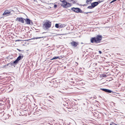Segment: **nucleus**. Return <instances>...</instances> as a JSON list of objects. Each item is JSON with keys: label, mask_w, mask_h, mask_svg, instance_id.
Returning a JSON list of instances; mask_svg holds the SVG:
<instances>
[{"label": "nucleus", "mask_w": 125, "mask_h": 125, "mask_svg": "<svg viewBox=\"0 0 125 125\" xmlns=\"http://www.w3.org/2000/svg\"><path fill=\"white\" fill-rule=\"evenodd\" d=\"M102 38V37L101 35H98L95 37L91 38L90 42L92 43H99L101 42Z\"/></svg>", "instance_id": "1"}, {"label": "nucleus", "mask_w": 125, "mask_h": 125, "mask_svg": "<svg viewBox=\"0 0 125 125\" xmlns=\"http://www.w3.org/2000/svg\"><path fill=\"white\" fill-rule=\"evenodd\" d=\"M92 0H87L86 1V3L87 4L89 3H90Z\"/></svg>", "instance_id": "17"}, {"label": "nucleus", "mask_w": 125, "mask_h": 125, "mask_svg": "<svg viewBox=\"0 0 125 125\" xmlns=\"http://www.w3.org/2000/svg\"><path fill=\"white\" fill-rule=\"evenodd\" d=\"M60 0L62 2L61 6L62 7H64L67 8L71 6L70 3H67L66 0L62 1V0Z\"/></svg>", "instance_id": "3"}, {"label": "nucleus", "mask_w": 125, "mask_h": 125, "mask_svg": "<svg viewBox=\"0 0 125 125\" xmlns=\"http://www.w3.org/2000/svg\"><path fill=\"white\" fill-rule=\"evenodd\" d=\"M18 51H21V50H19V49H18Z\"/></svg>", "instance_id": "26"}, {"label": "nucleus", "mask_w": 125, "mask_h": 125, "mask_svg": "<svg viewBox=\"0 0 125 125\" xmlns=\"http://www.w3.org/2000/svg\"><path fill=\"white\" fill-rule=\"evenodd\" d=\"M26 23L27 24H30L31 20L29 19L26 18V19H24Z\"/></svg>", "instance_id": "10"}, {"label": "nucleus", "mask_w": 125, "mask_h": 125, "mask_svg": "<svg viewBox=\"0 0 125 125\" xmlns=\"http://www.w3.org/2000/svg\"><path fill=\"white\" fill-rule=\"evenodd\" d=\"M72 45L74 47H76L78 44V43L75 42L73 41L71 42Z\"/></svg>", "instance_id": "5"}, {"label": "nucleus", "mask_w": 125, "mask_h": 125, "mask_svg": "<svg viewBox=\"0 0 125 125\" xmlns=\"http://www.w3.org/2000/svg\"><path fill=\"white\" fill-rule=\"evenodd\" d=\"M10 64L11 65H14L13 64H14V63H13V62H11Z\"/></svg>", "instance_id": "21"}, {"label": "nucleus", "mask_w": 125, "mask_h": 125, "mask_svg": "<svg viewBox=\"0 0 125 125\" xmlns=\"http://www.w3.org/2000/svg\"><path fill=\"white\" fill-rule=\"evenodd\" d=\"M101 1H99L98 2H93L91 4V5H92V6L93 8L97 6L99 3H100Z\"/></svg>", "instance_id": "7"}, {"label": "nucleus", "mask_w": 125, "mask_h": 125, "mask_svg": "<svg viewBox=\"0 0 125 125\" xmlns=\"http://www.w3.org/2000/svg\"><path fill=\"white\" fill-rule=\"evenodd\" d=\"M71 10L76 12L82 13V11L80 9L78 8H71Z\"/></svg>", "instance_id": "4"}, {"label": "nucleus", "mask_w": 125, "mask_h": 125, "mask_svg": "<svg viewBox=\"0 0 125 125\" xmlns=\"http://www.w3.org/2000/svg\"><path fill=\"white\" fill-rule=\"evenodd\" d=\"M101 89L102 90V91H104L107 92L109 93H111V92H112V91L111 90L107 89Z\"/></svg>", "instance_id": "9"}, {"label": "nucleus", "mask_w": 125, "mask_h": 125, "mask_svg": "<svg viewBox=\"0 0 125 125\" xmlns=\"http://www.w3.org/2000/svg\"><path fill=\"white\" fill-rule=\"evenodd\" d=\"M59 24H56L55 25V27L57 28H59Z\"/></svg>", "instance_id": "16"}, {"label": "nucleus", "mask_w": 125, "mask_h": 125, "mask_svg": "<svg viewBox=\"0 0 125 125\" xmlns=\"http://www.w3.org/2000/svg\"><path fill=\"white\" fill-rule=\"evenodd\" d=\"M66 26V25L65 24H59V28H62L63 27H65Z\"/></svg>", "instance_id": "11"}, {"label": "nucleus", "mask_w": 125, "mask_h": 125, "mask_svg": "<svg viewBox=\"0 0 125 125\" xmlns=\"http://www.w3.org/2000/svg\"><path fill=\"white\" fill-rule=\"evenodd\" d=\"M98 52H99L100 54H101V53H102V52H101V51H98Z\"/></svg>", "instance_id": "24"}, {"label": "nucleus", "mask_w": 125, "mask_h": 125, "mask_svg": "<svg viewBox=\"0 0 125 125\" xmlns=\"http://www.w3.org/2000/svg\"><path fill=\"white\" fill-rule=\"evenodd\" d=\"M60 57H53L51 59V60L55 59H60Z\"/></svg>", "instance_id": "13"}, {"label": "nucleus", "mask_w": 125, "mask_h": 125, "mask_svg": "<svg viewBox=\"0 0 125 125\" xmlns=\"http://www.w3.org/2000/svg\"><path fill=\"white\" fill-rule=\"evenodd\" d=\"M117 0H113V1H112L111 3H112L113 2L116 1Z\"/></svg>", "instance_id": "22"}, {"label": "nucleus", "mask_w": 125, "mask_h": 125, "mask_svg": "<svg viewBox=\"0 0 125 125\" xmlns=\"http://www.w3.org/2000/svg\"><path fill=\"white\" fill-rule=\"evenodd\" d=\"M10 11L8 10H5L3 14V15H10Z\"/></svg>", "instance_id": "6"}, {"label": "nucleus", "mask_w": 125, "mask_h": 125, "mask_svg": "<svg viewBox=\"0 0 125 125\" xmlns=\"http://www.w3.org/2000/svg\"><path fill=\"white\" fill-rule=\"evenodd\" d=\"M8 65V64H7V65Z\"/></svg>", "instance_id": "27"}, {"label": "nucleus", "mask_w": 125, "mask_h": 125, "mask_svg": "<svg viewBox=\"0 0 125 125\" xmlns=\"http://www.w3.org/2000/svg\"><path fill=\"white\" fill-rule=\"evenodd\" d=\"M51 22L50 21L47 20L44 22L43 26L46 29H48L50 27L51 25Z\"/></svg>", "instance_id": "2"}, {"label": "nucleus", "mask_w": 125, "mask_h": 125, "mask_svg": "<svg viewBox=\"0 0 125 125\" xmlns=\"http://www.w3.org/2000/svg\"><path fill=\"white\" fill-rule=\"evenodd\" d=\"M88 8L90 9H92L93 8H94L92 6V5H91V6H90L88 7Z\"/></svg>", "instance_id": "18"}, {"label": "nucleus", "mask_w": 125, "mask_h": 125, "mask_svg": "<svg viewBox=\"0 0 125 125\" xmlns=\"http://www.w3.org/2000/svg\"><path fill=\"white\" fill-rule=\"evenodd\" d=\"M32 1H35L36 0H31Z\"/></svg>", "instance_id": "25"}, {"label": "nucleus", "mask_w": 125, "mask_h": 125, "mask_svg": "<svg viewBox=\"0 0 125 125\" xmlns=\"http://www.w3.org/2000/svg\"><path fill=\"white\" fill-rule=\"evenodd\" d=\"M23 56H19L18 57H17V59H16L18 61H19L20 60L21 58H22Z\"/></svg>", "instance_id": "12"}, {"label": "nucleus", "mask_w": 125, "mask_h": 125, "mask_svg": "<svg viewBox=\"0 0 125 125\" xmlns=\"http://www.w3.org/2000/svg\"><path fill=\"white\" fill-rule=\"evenodd\" d=\"M18 62V61L17 60H16L14 62H13V63L14 64H16Z\"/></svg>", "instance_id": "15"}, {"label": "nucleus", "mask_w": 125, "mask_h": 125, "mask_svg": "<svg viewBox=\"0 0 125 125\" xmlns=\"http://www.w3.org/2000/svg\"><path fill=\"white\" fill-rule=\"evenodd\" d=\"M21 41V40H16L15 41V42L19 41Z\"/></svg>", "instance_id": "23"}, {"label": "nucleus", "mask_w": 125, "mask_h": 125, "mask_svg": "<svg viewBox=\"0 0 125 125\" xmlns=\"http://www.w3.org/2000/svg\"><path fill=\"white\" fill-rule=\"evenodd\" d=\"M102 77H106V75L105 74H102L101 75Z\"/></svg>", "instance_id": "19"}, {"label": "nucleus", "mask_w": 125, "mask_h": 125, "mask_svg": "<svg viewBox=\"0 0 125 125\" xmlns=\"http://www.w3.org/2000/svg\"><path fill=\"white\" fill-rule=\"evenodd\" d=\"M16 21L20 22H21L22 23H24V21L23 18H16Z\"/></svg>", "instance_id": "8"}, {"label": "nucleus", "mask_w": 125, "mask_h": 125, "mask_svg": "<svg viewBox=\"0 0 125 125\" xmlns=\"http://www.w3.org/2000/svg\"><path fill=\"white\" fill-rule=\"evenodd\" d=\"M43 38V37H36L35 38V39H40V38Z\"/></svg>", "instance_id": "20"}, {"label": "nucleus", "mask_w": 125, "mask_h": 125, "mask_svg": "<svg viewBox=\"0 0 125 125\" xmlns=\"http://www.w3.org/2000/svg\"><path fill=\"white\" fill-rule=\"evenodd\" d=\"M56 3H55L54 4H52V5H53V7L54 8L56 9L57 8V5H56V4H55Z\"/></svg>", "instance_id": "14"}]
</instances>
